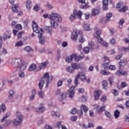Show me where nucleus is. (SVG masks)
Instances as JSON below:
<instances>
[{"instance_id": "1", "label": "nucleus", "mask_w": 129, "mask_h": 129, "mask_svg": "<svg viewBox=\"0 0 129 129\" xmlns=\"http://www.w3.org/2000/svg\"><path fill=\"white\" fill-rule=\"evenodd\" d=\"M43 18H44V19L48 18L50 20L51 27L46 26L45 27V29L50 35H51L52 32H53L52 28L56 29V28L59 26L58 23H61L62 22V17L58 13H51L49 15L47 14H45L43 15Z\"/></svg>"}, {"instance_id": "2", "label": "nucleus", "mask_w": 129, "mask_h": 129, "mask_svg": "<svg viewBox=\"0 0 129 129\" xmlns=\"http://www.w3.org/2000/svg\"><path fill=\"white\" fill-rule=\"evenodd\" d=\"M11 64L13 67L16 68L17 71H19V72L24 71L27 68V63L22 62V59L20 58L14 59Z\"/></svg>"}, {"instance_id": "3", "label": "nucleus", "mask_w": 129, "mask_h": 129, "mask_svg": "<svg viewBox=\"0 0 129 129\" xmlns=\"http://www.w3.org/2000/svg\"><path fill=\"white\" fill-rule=\"evenodd\" d=\"M45 80H46V86H48L50 84V81L53 80V76H49V73H46L43 76L42 78L39 80L38 84L39 89H42L43 86H44V83H45Z\"/></svg>"}, {"instance_id": "4", "label": "nucleus", "mask_w": 129, "mask_h": 129, "mask_svg": "<svg viewBox=\"0 0 129 129\" xmlns=\"http://www.w3.org/2000/svg\"><path fill=\"white\" fill-rule=\"evenodd\" d=\"M81 59H83V53H81L80 57H78L76 54H72L70 56H68L66 58V61L68 63H71L72 61H73V60L78 61Z\"/></svg>"}, {"instance_id": "5", "label": "nucleus", "mask_w": 129, "mask_h": 129, "mask_svg": "<svg viewBox=\"0 0 129 129\" xmlns=\"http://www.w3.org/2000/svg\"><path fill=\"white\" fill-rule=\"evenodd\" d=\"M32 27L33 31L35 32V33H37V34H38V38H41V37H42V35L44 34V31H43V29H42V28H40V27H39L38 25H37L36 23H35V22H33Z\"/></svg>"}, {"instance_id": "6", "label": "nucleus", "mask_w": 129, "mask_h": 129, "mask_svg": "<svg viewBox=\"0 0 129 129\" xmlns=\"http://www.w3.org/2000/svg\"><path fill=\"white\" fill-rule=\"evenodd\" d=\"M100 34H101V31L98 30L94 35L95 38H96L100 44H102L105 47H108V43L104 42L102 38L100 37Z\"/></svg>"}, {"instance_id": "7", "label": "nucleus", "mask_w": 129, "mask_h": 129, "mask_svg": "<svg viewBox=\"0 0 129 129\" xmlns=\"http://www.w3.org/2000/svg\"><path fill=\"white\" fill-rule=\"evenodd\" d=\"M80 78L82 81H84L87 79V77L85 76V74L83 72H79L78 75L75 78V84L76 86H77L79 83L78 82V79Z\"/></svg>"}, {"instance_id": "8", "label": "nucleus", "mask_w": 129, "mask_h": 129, "mask_svg": "<svg viewBox=\"0 0 129 129\" xmlns=\"http://www.w3.org/2000/svg\"><path fill=\"white\" fill-rule=\"evenodd\" d=\"M80 33H81L80 30L77 29L74 30L71 35V39L76 42L78 39V36L80 35Z\"/></svg>"}, {"instance_id": "9", "label": "nucleus", "mask_w": 129, "mask_h": 129, "mask_svg": "<svg viewBox=\"0 0 129 129\" xmlns=\"http://www.w3.org/2000/svg\"><path fill=\"white\" fill-rule=\"evenodd\" d=\"M93 107L97 113H100L102 111H104V109H105V106L104 105L100 107L98 105L95 104L93 105Z\"/></svg>"}, {"instance_id": "10", "label": "nucleus", "mask_w": 129, "mask_h": 129, "mask_svg": "<svg viewBox=\"0 0 129 129\" xmlns=\"http://www.w3.org/2000/svg\"><path fill=\"white\" fill-rule=\"evenodd\" d=\"M10 38H11V32L6 31L3 36H0V40L1 42H3V41H6V40L10 39Z\"/></svg>"}, {"instance_id": "11", "label": "nucleus", "mask_w": 129, "mask_h": 129, "mask_svg": "<svg viewBox=\"0 0 129 129\" xmlns=\"http://www.w3.org/2000/svg\"><path fill=\"white\" fill-rule=\"evenodd\" d=\"M108 2L110 4H112V0H103V10L107 11L108 10Z\"/></svg>"}, {"instance_id": "12", "label": "nucleus", "mask_w": 129, "mask_h": 129, "mask_svg": "<svg viewBox=\"0 0 129 129\" xmlns=\"http://www.w3.org/2000/svg\"><path fill=\"white\" fill-rule=\"evenodd\" d=\"M45 111L44 104L41 103L39 105V107L36 109L35 112L37 113H43Z\"/></svg>"}, {"instance_id": "13", "label": "nucleus", "mask_w": 129, "mask_h": 129, "mask_svg": "<svg viewBox=\"0 0 129 129\" xmlns=\"http://www.w3.org/2000/svg\"><path fill=\"white\" fill-rule=\"evenodd\" d=\"M102 93L101 90H97L94 93V96L95 100H98L99 99V97L100 94Z\"/></svg>"}, {"instance_id": "14", "label": "nucleus", "mask_w": 129, "mask_h": 129, "mask_svg": "<svg viewBox=\"0 0 129 129\" xmlns=\"http://www.w3.org/2000/svg\"><path fill=\"white\" fill-rule=\"evenodd\" d=\"M83 28L84 31H89L91 30L90 28V25H89V24L86 22H84L83 24Z\"/></svg>"}, {"instance_id": "15", "label": "nucleus", "mask_w": 129, "mask_h": 129, "mask_svg": "<svg viewBox=\"0 0 129 129\" xmlns=\"http://www.w3.org/2000/svg\"><path fill=\"white\" fill-rule=\"evenodd\" d=\"M74 90H75V87H72L69 90L70 98H72L74 96Z\"/></svg>"}, {"instance_id": "16", "label": "nucleus", "mask_w": 129, "mask_h": 129, "mask_svg": "<svg viewBox=\"0 0 129 129\" xmlns=\"http://www.w3.org/2000/svg\"><path fill=\"white\" fill-rule=\"evenodd\" d=\"M73 15L80 19H81V17L82 16V12L81 11L74 10L73 12Z\"/></svg>"}, {"instance_id": "17", "label": "nucleus", "mask_w": 129, "mask_h": 129, "mask_svg": "<svg viewBox=\"0 0 129 129\" xmlns=\"http://www.w3.org/2000/svg\"><path fill=\"white\" fill-rule=\"evenodd\" d=\"M16 115L18 120L22 121L23 119H24V115H23L22 113H21V112L19 111H17L16 113Z\"/></svg>"}, {"instance_id": "18", "label": "nucleus", "mask_w": 129, "mask_h": 129, "mask_svg": "<svg viewBox=\"0 0 129 129\" xmlns=\"http://www.w3.org/2000/svg\"><path fill=\"white\" fill-rule=\"evenodd\" d=\"M37 92L36 90H33L31 92V95L29 96V100L32 101L35 99V96H36Z\"/></svg>"}, {"instance_id": "19", "label": "nucleus", "mask_w": 129, "mask_h": 129, "mask_svg": "<svg viewBox=\"0 0 129 129\" xmlns=\"http://www.w3.org/2000/svg\"><path fill=\"white\" fill-rule=\"evenodd\" d=\"M78 41L79 42V43H84V42L85 41V39H84V38L83 37L82 31H81L80 33Z\"/></svg>"}, {"instance_id": "20", "label": "nucleus", "mask_w": 129, "mask_h": 129, "mask_svg": "<svg viewBox=\"0 0 129 129\" xmlns=\"http://www.w3.org/2000/svg\"><path fill=\"white\" fill-rule=\"evenodd\" d=\"M25 6L27 10H31V9L33 7L31 1H27L25 3Z\"/></svg>"}, {"instance_id": "21", "label": "nucleus", "mask_w": 129, "mask_h": 129, "mask_svg": "<svg viewBox=\"0 0 129 129\" xmlns=\"http://www.w3.org/2000/svg\"><path fill=\"white\" fill-rule=\"evenodd\" d=\"M13 123L14 125H21L22 123V121L19 120L18 119H15L13 120Z\"/></svg>"}, {"instance_id": "22", "label": "nucleus", "mask_w": 129, "mask_h": 129, "mask_svg": "<svg viewBox=\"0 0 129 129\" xmlns=\"http://www.w3.org/2000/svg\"><path fill=\"white\" fill-rule=\"evenodd\" d=\"M67 97V93L63 92L61 94L59 97V100H65Z\"/></svg>"}, {"instance_id": "23", "label": "nucleus", "mask_w": 129, "mask_h": 129, "mask_svg": "<svg viewBox=\"0 0 129 129\" xmlns=\"http://www.w3.org/2000/svg\"><path fill=\"white\" fill-rule=\"evenodd\" d=\"M81 4H85V6H82V9H87L88 8V3H85V0H78Z\"/></svg>"}, {"instance_id": "24", "label": "nucleus", "mask_w": 129, "mask_h": 129, "mask_svg": "<svg viewBox=\"0 0 129 129\" xmlns=\"http://www.w3.org/2000/svg\"><path fill=\"white\" fill-rule=\"evenodd\" d=\"M116 74L118 76H121L122 75H127L128 73L127 72H120V71H117V72H116Z\"/></svg>"}, {"instance_id": "25", "label": "nucleus", "mask_w": 129, "mask_h": 129, "mask_svg": "<svg viewBox=\"0 0 129 129\" xmlns=\"http://www.w3.org/2000/svg\"><path fill=\"white\" fill-rule=\"evenodd\" d=\"M36 68H37V66H36L35 64H32L29 67L28 69V71H30V72L35 71Z\"/></svg>"}, {"instance_id": "26", "label": "nucleus", "mask_w": 129, "mask_h": 129, "mask_svg": "<svg viewBox=\"0 0 129 129\" xmlns=\"http://www.w3.org/2000/svg\"><path fill=\"white\" fill-rule=\"evenodd\" d=\"M48 64V61H46L44 62L41 63L39 66L40 69H44V68H46V67Z\"/></svg>"}, {"instance_id": "27", "label": "nucleus", "mask_w": 129, "mask_h": 129, "mask_svg": "<svg viewBox=\"0 0 129 129\" xmlns=\"http://www.w3.org/2000/svg\"><path fill=\"white\" fill-rule=\"evenodd\" d=\"M15 94H16V93L15 92V91L13 90H10L9 91V96H8L9 99H12L15 96Z\"/></svg>"}, {"instance_id": "28", "label": "nucleus", "mask_w": 129, "mask_h": 129, "mask_svg": "<svg viewBox=\"0 0 129 129\" xmlns=\"http://www.w3.org/2000/svg\"><path fill=\"white\" fill-rule=\"evenodd\" d=\"M99 14V10L96 9H93L92 10V16H96Z\"/></svg>"}, {"instance_id": "29", "label": "nucleus", "mask_w": 129, "mask_h": 129, "mask_svg": "<svg viewBox=\"0 0 129 129\" xmlns=\"http://www.w3.org/2000/svg\"><path fill=\"white\" fill-rule=\"evenodd\" d=\"M108 83H107V81L104 80L102 82V86L103 87V89L106 90L107 89V85Z\"/></svg>"}, {"instance_id": "30", "label": "nucleus", "mask_w": 129, "mask_h": 129, "mask_svg": "<svg viewBox=\"0 0 129 129\" xmlns=\"http://www.w3.org/2000/svg\"><path fill=\"white\" fill-rule=\"evenodd\" d=\"M6 110L7 108H6V105L4 104H2L0 106V114L2 111H3V112H5V111H6Z\"/></svg>"}, {"instance_id": "31", "label": "nucleus", "mask_w": 129, "mask_h": 129, "mask_svg": "<svg viewBox=\"0 0 129 129\" xmlns=\"http://www.w3.org/2000/svg\"><path fill=\"white\" fill-rule=\"evenodd\" d=\"M111 17H112V13L110 12L107 13L106 16L107 22H109V21H110V18H111Z\"/></svg>"}, {"instance_id": "32", "label": "nucleus", "mask_w": 129, "mask_h": 129, "mask_svg": "<svg viewBox=\"0 0 129 129\" xmlns=\"http://www.w3.org/2000/svg\"><path fill=\"white\" fill-rule=\"evenodd\" d=\"M12 11L14 13H18V5L13 4L12 5Z\"/></svg>"}, {"instance_id": "33", "label": "nucleus", "mask_w": 129, "mask_h": 129, "mask_svg": "<svg viewBox=\"0 0 129 129\" xmlns=\"http://www.w3.org/2000/svg\"><path fill=\"white\" fill-rule=\"evenodd\" d=\"M24 50L26 51V52H34V49H33V48L30 46H26L24 48Z\"/></svg>"}, {"instance_id": "34", "label": "nucleus", "mask_w": 129, "mask_h": 129, "mask_svg": "<svg viewBox=\"0 0 129 129\" xmlns=\"http://www.w3.org/2000/svg\"><path fill=\"white\" fill-rule=\"evenodd\" d=\"M120 113V112H119L118 110H116L114 112V116H115V118H118V117H119Z\"/></svg>"}, {"instance_id": "35", "label": "nucleus", "mask_w": 129, "mask_h": 129, "mask_svg": "<svg viewBox=\"0 0 129 129\" xmlns=\"http://www.w3.org/2000/svg\"><path fill=\"white\" fill-rule=\"evenodd\" d=\"M88 47L89 49L91 50L92 49H94V42L92 41H90L89 42V44H88Z\"/></svg>"}, {"instance_id": "36", "label": "nucleus", "mask_w": 129, "mask_h": 129, "mask_svg": "<svg viewBox=\"0 0 129 129\" xmlns=\"http://www.w3.org/2000/svg\"><path fill=\"white\" fill-rule=\"evenodd\" d=\"M51 115L54 117H59L60 116V114L58 112H55L54 111L51 112Z\"/></svg>"}, {"instance_id": "37", "label": "nucleus", "mask_w": 129, "mask_h": 129, "mask_svg": "<svg viewBox=\"0 0 129 129\" xmlns=\"http://www.w3.org/2000/svg\"><path fill=\"white\" fill-rule=\"evenodd\" d=\"M43 37V34H42V36L39 38V43L41 44V45H44L45 44V38L42 37Z\"/></svg>"}, {"instance_id": "38", "label": "nucleus", "mask_w": 129, "mask_h": 129, "mask_svg": "<svg viewBox=\"0 0 129 129\" xmlns=\"http://www.w3.org/2000/svg\"><path fill=\"white\" fill-rule=\"evenodd\" d=\"M119 68L121 69H122L124 65H125V62H124V60H120V62L119 63Z\"/></svg>"}, {"instance_id": "39", "label": "nucleus", "mask_w": 129, "mask_h": 129, "mask_svg": "<svg viewBox=\"0 0 129 129\" xmlns=\"http://www.w3.org/2000/svg\"><path fill=\"white\" fill-rule=\"evenodd\" d=\"M127 7L124 6L119 10V12H120V13H124V12L127 11Z\"/></svg>"}, {"instance_id": "40", "label": "nucleus", "mask_w": 129, "mask_h": 129, "mask_svg": "<svg viewBox=\"0 0 129 129\" xmlns=\"http://www.w3.org/2000/svg\"><path fill=\"white\" fill-rule=\"evenodd\" d=\"M81 109H83L84 112H86L87 111H88V108L87 107V106L84 105H82L81 106Z\"/></svg>"}, {"instance_id": "41", "label": "nucleus", "mask_w": 129, "mask_h": 129, "mask_svg": "<svg viewBox=\"0 0 129 129\" xmlns=\"http://www.w3.org/2000/svg\"><path fill=\"white\" fill-rule=\"evenodd\" d=\"M38 96H39V97H40V98H44V93L43 91H38Z\"/></svg>"}, {"instance_id": "42", "label": "nucleus", "mask_w": 129, "mask_h": 129, "mask_svg": "<svg viewBox=\"0 0 129 129\" xmlns=\"http://www.w3.org/2000/svg\"><path fill=\"white\" fill-rule=\"evenodd\" d=\"M66 69L68 72H69L70 73H72V72L74 71V69H73L72 67H68Z\"/></svg>"}, {"instance_id": "43", "label": "nucleus", "mask_w": 129, "mask_h": 129, "mask_svg": "<svg viewBox=\"0 0 129 129\" xmlns=\"http://www.w3.org/2000/svg\"><path fill=\"white\" fill-rule=\"evenodd\" d=\"M90 50V49H89V47H85L83 49V51L84 53H85V54H88V53H89V50Z\"/></svg>"}, {"instance_id": "44", "label": "nucleus", "mask_w": 129, "mask_h": 129, "mask_svg": "<svg viewBox=\"0 0 129 129\" xmlns=\"http://www.w3.org/2000/svg\"><path fill=\"white\" fill-rule=\"evenodd\" d=\"M10 115H11V113H10V112H7V113H6V114L5 115V116L3 118V119H2V122L3 121H4V120H5L6 119V118H7V117H10Z\"/></svg>"}, {"instance_id": "45", "label": "nucleus", "mask_w": 129, "mask_h": 129, "mask_svg": "<svg viewBox=\"0 0 129 129\" xmlns=\"http://www.w3.org/2000/svg\"><path fill=\"white\" fill-rule=\"evenodd\" d=\"M70 22H73V21H74L75 19H76V16L75 15H74V14H72L70 17Z\"/></svg>"}, {"instance_id": "46", "label": "nucleus", "mask_w": 129, "mask_h": 129, "mask_svg": "<svg viewBox=\"0 0 129 129\" xmlns=\"http://www.w3.org/2000/svg\"><path fill=\"white\" fill-rule=\"evenodd\" d=\"M77 112H78V109H77V108H74L73 109H72L71 112L72 114H76Z\"/></svg>"}, {"instance_id": "47", "label": "nucleus", "mask_w": 129, "mask_h": 129, "mask_svg": "<svg viewBox=\"0 0 129 129\" xmlns=\"http://www.w3.org/2000/svg\"><path fill=\"white\" fill-rule=\"evenodd\" d=\"M127 86V84L125 82H122L121 83L120 87L121 88H124Z\"/></svg>"}, {"instance_id": "48", "label": "nucleus", "mask_w": 129, "mask_h": 129, "mask_svg": "<svg viewBox=\"0 0 129 129\" xmlns=\"http://www.w3.org/2000/svg\"><path fill=\"white\" fill-rule=\"evenodd\" d=\"M16 47H21V46H23V41H19L17 42L15 44Z\"/></svg>"}, {"instance_id": "49", "label": "nucleus", "mask_w": 129, "mask_h": 129, "mask_svg": "<svg viewBox=\"0 0 129 129\" xmlns=\"http://www.w3.org/2000/svg\"><path fill=\"white\" fill-rule=\"evenodd\" d=\"M100 72L102 75H108V74H109V72L104 70H101Z\"/></svg>"}, {"instance_id": "50", "label": "nucleus", "mask_w": 129, "mask_h": 129, "mask_svg": "<svg viewBox=\"0 0 129 129\" xmlns=\"http://www.w3.org/2000/svg\"><path fill=\"white\" fill-rule=\"evenodd\" d=\"M105 114L107 117H108V118H110V117H111V114L108 111H105Z\"/></svg>"}, {"instance_id": "51", "label": "nucleus", "mask_w": 129, "mask_h": 129, "mask_svg": "<svg viewBox=\"0 0 129 129\" xmlns=\"http://www.w3.org/2000/svg\"><path fill=\"white\" fill-rule=\"evenodd\" d=\"M107 22H108L106 20L104 19V18L101 19L99 21V23H101V24H102L103 25L106 23Z\"/></svg>"}, {"instance_id": "52", "label": "nucleus", "mask_w": 129, "mask_h": 129, "mask_svg": "<svg viewBox=\"0 0 129 129\" xmlns=\"http://www.w3.org/2000/svg\"><path fill=\"white\" fill-rule=\"evenodd\" d=\"M103 59H104V61L106 62V63H109V58H108V57L106 56H104L103 57Z\"/></svg>"}, {"instance_id": "53", "label": "nucleus", "mask_w": 129, "mask_h": 129, "mask_svg": "<svg viewBox=\"0 0 129 129\" xmlns=\"http://www.w3.org/2000/svg\"><path fill=\"white\" fill-rule=\"evenodd\" d=\"M112 92L113 94H114V95H115V96H117V95H118V91H117L116 89H113L112 91Z\"/></svg>"}, {"instance_id": "54", "label": "nucleus", "mask_w": 129, "mask_h": 129, "mask_svg": "<svg viewBox=\"0 0 129 129\" xmlns=\"http://www.w3.org/2000/svg\"><path fill=\"white\" fill-rule=\"evenodd\" d=\"M39 9L40 8L39 7V5H36L34 7V10L35 11V12H38Z\"/></svg>"}, {"instance_id": "55", "label": "nucleus", "mask_w": 129, "mask_h": 129, "mask_svg": "<svg viewBox=\"0 0 129 129\" xmlns=\"http://www.w3.org/2000/svg\"><path fill=\"white\" fill-rule=\"evenodd\" d=\"M80 101H81L82 102H84L85 101H86V98L84 96H82L80 99Z\"/></svg>"}, {"instance_id": "56", "label": "nucleus", "mask_w": 129, "mask_h": 129, "mask_svg": "<svg viewBox=\"0 0 129 129\" xmlns=\"http://www.w3.org/2000/svg\"><path fill=\"white\" fill-rule=\"evenodd\" d=\"M72 68L74 70H75L77 68V64L76 63H72Z\"/></svg>"}, {"instance_id": "57", "label": "nucleus", "mask_w": 129, "mask_h": 129, "mask_svg": "<svg viewBox=\"0 0 129 129\" xmlns=\"http://www.w3.org/2000/svg\"><path fill=\"white\" fill-rule=\"evenodd\" d=\"M110 43L112 45H115V39L112 38V39L110 40Z\"/></svg>"}, {"instance_id": "58", "label": "nucleus", "mask_w": 129, "mask_h": 129, "mask_svg": "<svg viewBox=\"0 0 129 129\" xmlns=\"http://www.w3.org/2000/svg\"><path fill=\"white\" fill-rule=\"evenodd\" d=\"M71 119L72 121H75L77 120V116H72L71 118Z\"/></svg>"}, {"instance_id": "59", "label": "nucleus", "mask_w": 129, "mask_h": 129, "mask_svg": "<svg viewBox=\"0 0 129 129\" xmlns=\"http://www.w3.org/2000/svg\"><path fill=\"white\" fill-rule=\"evenodd\" d=\"M15 28L17 29V30H22V25L21 24H17V26H15Z\"/></svg>"}, {"instance_id": "60", "label": "nucleus", "mask_w": 129, "mask_h": 129, "mask_svg": "<svg viewBox=\"0 0 129 129\" xmlns=\"http://www.w3.org/2000/svg\"><path fill=\"white\" fill-rule=\"evenodd\" d=\"M62 84H63V81L60 80L57 83L58 87H60V86H62Z\"/></svg>"}, {"instance_id": "61", "label": "nucleus", "mask_w": 129, "mask_h": 129, "mask_svg": "<svg viewBox=\"0 0 129 129\" xmlns=\"http://www.w3.org/2000/svg\"><path fill=\"white\" fill-rule=\"evenodd\" d=\"M63 125L61 124V121H59L57 123V128L59 129L60 127H61V126Z\"/></svg>"}, {"instance_id": "62", "label": "nucleus", "mask_w": 129, "mask_h": 129, "mask_svg": "<svg viewBox=\"0 0 129 129\" xmlns=\"http://www.w3.org/2000/svg\"><path fill=\"white\" fill-rule=\"evenodd\" d=\"M115 66H110L109 67V69L110 70H115Z\"/></svg>"}, {"instance_id": "63", "label": "nucleus", "mask_w": 129, "mask_h": 129, "mask_svg": "<svg viewBox=\"0 0 129 129\" xmlns=\"http://www.w3.org/2000/svg\"><path fill=\"white\" fill-rule=\"evenodd\" d=\"M42 123H43V119L38 120L37 121V124H38V125H40L42 124Z\"/></svg>"}, {"instance_id": "64", "label": "nucleus", "mask_w": 129, "mask_h": 129, "mask_svg": "<svg viewBox=\"0 0 129 129\" xmlns=\"http://www.w3.org/2000/svg\"><path fill=\"white\" fill-rule=\"evenodd\" d=\"M125 105L126 107L127 108H129V100L128 101H126L125 102Z\"/></svg>"}]
</instances>
